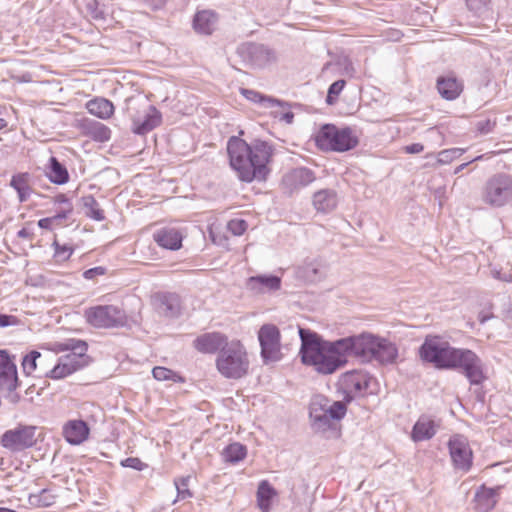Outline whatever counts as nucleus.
Here are the masks:
<instances>
[{
    "mask_svg": "<svg viewBox=\"0 0 512 512\" xmlns=\"http://www.w3.org/2000/svg\"><path fill=\"white\" fill-rule=\"evenodd\" d=\"M299 336L301 362L312 366L319 374H333L347 364L348 357L371 363L375 336L371 333L363 332L330 341L310 329L299 328Z\"/></svg>",
    "mask_w": 512,
    "mask_h": 512,
    "instance_id": "1",
    "label": "nucleus"
},
{
    "mask_svg": "<svg viewBox=\"0 0 512 512\" xmlns=\"http://www.w3.org/2000/svg\"><path fill=\"white\" fill-rule=\"evenodd\" d=\"M419 357L439 370H457L471 385H480L485 380L482 360L470 349L456 348L437 335H427L419 347Z\"/></svg>",
    "mask_w": 512,
    "mask_h": 512,
    "instance_id": "2",
    "label": "nucleus"
},
{
    "mask_svg": "<svg viewBox=\"0 0 512 512\" xmlns=\"http://www.w3.org/2000/svg\"><path fill=\"white\" fill-rule=\"evenodd\" d=\"M273 152V146L260 139H255L248 144L245 140L232 136L227 142L231 168L236 171L241 181L248 183L254 180H266L270 172L268 164Z\"/></svg>",
    "mask_w": 512,
    "mask_h": 512,
    "instance_id": "3",
    "label": "nucleus"
},
{
    "mask_svg": "<svg viewBox=\"0 0 512 512\" xmlns=\"http://www.w3.org/2000/svg\"><path fill=\"white\" fill-rule=\"evenodd\" d=\"M87 350L88 345L83 340L69 339L63 343H56V352L69 353L59 357L57 364L51 370L45 371L44 375L55 380L63 379L86 367L90 362Z\"/></svg>",
    "mask_w": 512,
    "mask_h": 512,
    "instance_id": "4",
    "label": "nucleus"
},
{
    "mask_svg": "<svg viewBox=\"0 0 512 512\" xmlns=\"http://www.w3.org/2000/svg\"><path fill=\"white\" fill-rule=\"evenodd\" d=\"M216 367L228 379H240L248 373L249 359L240 341L233 340L224 346L217 356Z\"/></svg>",
    "mask_w": 512,
    "mask_h": 512,
    "instance_id": "5",
    "label": "nucleus"
},
{
    "mask_svg": "<svg viewBox=\"0 0 512 512\" xmlns=\"http://www.w3.org/2000/svg\"><path fill=\"white\" fill-rule=\"evenodd\" d=\"M315 142L322 151L347 152L359 144V139L350 127L324 124L317 132Z\"/></svg>",
    "mask_w": 512,
    "mask_h": 512,
    "instance_id": "6",
    "label": "nucleus"
},
{
    "mask_svg": "<svg viewBox=\"0 0 512 512\" xmlns=\"http://www.w3.org/2000/svg\"><path fill=\"white\" fill-rule=\"evenodd\" d=\"M482 201L491 207H502L512 200V176L500 172L487 179L481 190Z\"/></svg>",
    "mask_w": 512,
    "mask_h": 512,
    "instance_id": "7",
    "label": "nucleus"
},
{
    "mask_svg": "<svg viewBox=\"0 0 512 512\" xmlns=\"http://www.w3.org/2000/svg\"><path fill=\"white\" fill-rule=\"evenodd\" d=\"M86 321L95 328H119L127 324L125 311L115 305H98L85 310Z\"/></svg>",
    "mask_w": 512,
    "mask_h": 512,
    "instance_id": "8",
    "label": "nucleus"
},
{
    "mask_svg": "<svg viewBox=\"0 0 512 512\" xmlns=\"http://www.w3.org/2000/svg\"><path fill=\"white\" fill-rule=\"evenodd\" d=\"M258 340L261 347V357L264 364L277 362L282 358L281 334L274 324H264L258 331Z\"/></svg>",
    "mask_w": 512,
    "mask_h": 512,
    "instance_id": "9",
    "label": "nucleus"
},
{
    "mask_svg": "<svg viewBox=\"0 0 512 512\" xmlns=\"http://www.w3.org/2000/svg\"><path fill=\"white\" fill-rule=\"evenodd\" d=\"M36 443V427L30 425H18L14 429L7 430L1 436V445L13 452L22 451L34 446Z\"/></svg>",
    "mask_w": 512,
    "mask_h": 512,
    "instance_id": "10",
    "label": "nucleus"
},
{
    "mask_svg": "<svg viewBox=\"0 0 512 512\" xmlns=\"http://www.w3.org/2000/svg\"><path fill=\"white\" fill-rule=\"evenodd\" d=\"M448 449L454 469L467 473L473 464V452L467 439L461 435L451 437Z\"/></svg>",
    "mask_w": 512,
    "mask_h": 512,
    "instance_id": "11",
    "label": "nucleus"
},
{
    "mask_svg": "<svg viewBox=\"0 0 512 512\" xmlns=\"http://www.w3.org/2000/svg\"><path fill=\"white\" fill-rule=\"evenodd\" d=\"M370 383V377L363 371L346 372L340 379V388L344 393L345 402L350 403L358 396H364Z\"/></svg>",
    "mask_w": 512,
    "mask_h": 512,
    "instance_id": "12",
    "label": "nucleus"
},
{
    "mask_svg": "<svg viewBox=\"0 0 512 512\" xmlns=\"http://www.w3.org/2000/svg\"><path fill=\"white\" fill-rule=\"evenodd\" d=\"M17 386L16 365L6 351L0 350V391L11 393L16 390Z\"/></svg>",
    "mask_w": 512,
    "mask_h": 512,
    "instance_id": "13",
    "label": "nucleus"
},
{
    "mask_svg": "<svg viewBox=\"0 0 512 512\" xmlns=\"http://www.w3.org/2000/svg\"><path fill=\"white\" fill-rule=\"evenodd\" d=\"M315 179L316 176L313 170L307 167H297L284 175L282 184L289 193H293L294 191H298L308 186L314 182Z\"/></svg>",
    "mask_w": 512,
    "mask_h": 512,
    "instance_id": "14",
    "label": "nucleus"
},
{
    "mask_svg": "<svg viewBox=\"0 0 512 512\" xmlns=\"http://www.w3.org/2000/svg\"><path fill=\"white\" fill-rule=\"evenodd\" d=\"M143 119L131 115L132 132L137 135H145L161 124L162 115L153 105H147Z\"/></svg>",
    "mask_w": 512,
    "mask_h": 512,
    "instance_id": "15",
    "label": "nucleus"
},
{
    "mask_svg": "<svg viewBox=\"0 0 512 512\" xmlns=\"http://www.w3.org/2000/svg\"><path fill=\"white\" fill-rule=\"evenodd\" d=\"M229 343L228 338L220 332L204 333L193 341L194 348L205 354L220 352Z\"/></svg>",
    "mask_w": 512,
    "mask_h": 512,
    "instance_id": "16",
    "label": "nucleus"
},
{
    "mask_svg": "<svg viewBox=\"0 0 512 512\" xmlns=\"http://www.w3.org/2000/svg\"><path fill=\"white\" fill-rule=\"evenodd\" d=\"M371 354V362L377 361L383 365L392 364L398 357V348L391 341L374 336Z\"/></svg>",
    "mask_w": 512,
    "mask_h": 512,
    "instance_id": "17",
    "label": "nucleus"
},
{
    "mask_svg": "<svg viewBox=\"0 0 512 512\" xmlns=\"http://www.w3.org/2000/svg\"><path fill=\"white\" fill-rule=\"evenodd\" d=\"M157 309L168 318L178 317L181 313V298L174 292H162L155 296Z\"/></svg>",
    "mask_w": 512,
    "mask_h": 512,
    "instance_id": "18",
    "label": "nucleus"
},
{
    "mask_svg": "<svg viewBox=\"0 0 512 512\" xmlns=\"http://www.w3.org/2000/svg\"><path fill=\"white\" fill-rule=\"evenodd\" d=\"M501 489L502 486L488 488L484 484L481 485L474 495L476 510L479 512H489L492 510L498 502V496Z\"/></svg>",
    "mask_w": 512,
    "mask_h": 512,
    "instance_id": "19",
    "label": "nucleus"
},
{
    "mask_svg": "<svg viewBox=\"0 0 512 512\" xmlns=\"http://www.w3.org/2000/svg\"><path fill=\"white\" fill-rule=\"evenodd\" d=\"M436 88L443 99L452 101L462 93L463 83L456 76L449 74L437 78Z\"/></svg>",
    "mask_w": 512,
    "mask_h": 512,
    "instance_id": "20",
    "label": "nucleus"
},
{
    "mask_svg": "<svg viewBox=\"0 0 512 512\" xmlns=\"http://www.w3.org/2000/svg\"><path fill=\"white\" fill-rule=\"evenodd\" d=\"M219 16L213 10H201L193 17V29L201 35H211L218 27Z\"/></svg>",
    "mask_w": 512,
    "mask_h": 512,
    "instance_id": "21",
    "label": "nucleus"
},
{
    "mask_svg": "<svg viewBox=\"0 0 512 512\" xmlns=\"http://www.w3.org/2000/svg\"><path fill=\"white\" fill-rule=\"evenodd\" d=\"M439 424L431 417L421 415L414 424L411 438L414 442H422L431 439L437 432Z\"/></svg>",
    "mask_w": 512,
    "mask_h": 512,
    "instance_id": "22",
    "label": "nucleus"
},
{
    "mask_svg": "<svg viewBox=\"0 0 512 512\" xmlns=\"http://www.w3.org/2000/svg\"><path fill=\"white\" fill-rule=\"evenodd\" d=\"M90 429L83 420H71L63 429L66 441L72 445L83 443L89 436Z\"/></svg>",
    "mask_w": 512,
    "mask_h": 512,
    "instance_id": "23",
    "label": "nucleus"
},
{
    "mask_svg": "<svg viewBox=\"0 0 512 512\" xmlns=\"http://www.w3.org/2000/svg\"><path fill=\"white\" fill-rule=\"evenodd\" d=\"M155 242L169 250H178L182 246V235L179 230L170 227H164L153 234Z\"/></svg>",
    "mask_w": 512,
    "mask_h": 512,
    "instance_id": "24",
    "label": "nucleus"
},
{
    "mask_svg": "<svg viewBox=\"0 0 512 512\" xmlns=\"http://www.w3.org/2000/svg\"><path fill=\"white\" fill-rule=\"evenodd\" d=\"M297 274L306 282L316 283L325 278L326 267L321 261L314 259L300 266Z\"/></svg>",
    "mask_w": 512,
    "mask_h": 512,
    "instance_id": "25",
    "label": "nucleus"
},
{
    "mask_svg": "<svg viewBox=\"0 0 512 512\" xmlns=\"http://www.w3.org/2000/svg\"><path fill=\"white\" fill-rule=\"evenodd\" d=\"M250 290L256 292L277 291L281 288V278L276 275L252 276L247 281Z\"/></svg>",
    "mask_w": 512,
    "mask_h": 512,
    "instance_id": "26",
    "label": "nucleus"
},
{
    "mask_svg": "<svg viewBox=\"0 0 512 512\" xmlns=\"http://www.w3.org/2000/svg\"><path fill=\"white\" fill-rule=\"evenodd\" d=\"M82 127L84 133L94 141L106 142L111 137V130L99 121L87 119Z\"/></svg>",
    "mask_w": 512,
    "mask_h": 512,
    "instance_id": "27",
    "label": "nucleus"
},
{
    "mask_svg": "<svg viewBox=\"0 0 512 512\" xmlns=\"http://www.w3.org/2000/svg\"><path fill=\"white\" fill-rule=\"evenodd\" d=\"M313 205L317 211L327 213L337 206V195L334 190L322 189L313 196Z\"/></svg>",
    "mask_w": 512,
    "mask_h": 512,
    "instance_id": "28",
    "label": "nucleus"
},
{
    "mask_svg": "<svg viewBox=\"0 0 512 512\" xmlns=\"http://www.w3.org/2000/svg\"><path fill=\"white\" fill-rule=\"evenodd\" d=\"M46 175L52 183L57 185L65 184L69 180L67 168L54 156H51L49 159Z\"/></svg>",
    "mask_w": 512,
    "mask_h": 512,
    "instance_id": "29",
    "label": "nucleus"
},
{
    "mask_svg": "<svg viewBox=\"0 0 512 512\" xmlns=\"http://www.w3.org/2000/svg\"><path fill=\"white\" fill-rule=\"evenodd\" d=\"M86 108L88 112L100 119H108L114 113L113 103L105 98L96 97L87 102Z\"/></svg>",
    "mask_w": 512,
    "mask_h": 512,
    "instance_id": "30",
    "label": "nucleus"
},
{
    "mask_svg": "<svg viewBox=\"0 0 512 512\" xmlns=\"http://www.w3.org/2000/svg\"><path fill=\"white\" fill-rule=\"evenodd\" d=\"M241 94L248 100L254 103L263 104L264 107L280 106L290 108L291 104L280 99H276L270 96H265L255 90L242 88Z\"/></svg>",
    "mask_w": 512,
    "mask_h": 512,
    "instance_id": "31",
    "label": "nucleus"
},
{
    "mask_svg": "<svg viewBox=\"0 0 512 512\" xmlns=\"http://www.w3.org/2000/svg\"><path fill=\"white\" fill-rule=\"evenodd\" d=\"M277 495L275 488L267 481L262 480L257 489V503L262 512H269L272 499Z\"/></svg>",
    "mask_w": 512,
    "mask_h": 512,
    "instance_id": "32",
    "label": "nucleus"
},
{
    "mask_svg": "<svg viewBox=\"0 0 512 512\" xmlns=\"http://www.w3.org/2000/svg\"><path fill=\"white\" fill-rule=\"evenodd\" d=\"M30 178L28 173H18L11 178L10 186L16 190L20 202H26L31 195Z\"/></svg>",
    "mask_w": 512,
    "mask_h": 512,
    "instance_id": "33",
    "label": "nucleus"
},
{
    "mask_svg": "<svg viewBox=\"0 0 512 512\" xmlns=\"http://www.w3.org/2000/svg\"><path fill=\"white\" fill-rule=\"evenodd\" d=\"M310 418L314 426L325 429L330 426L329 414L321 402L314 401L310 407Z\"/></svg>",
    "mask_w": 512,
    "mask_h": 512,
    "instance_id": "34",
    "label": "nucleus"
},
{
    "mask_svg": "<svg viewBox=\"0 0 512 512\" xmlns=\"http://www.w3.org/2000/svg\"><path fill=\"white\" fill-rule=\"evenodd\" d=\"M246 454V446L238 442L229 444L222 453L224 460L232 464L243 460L246 457Z\"/></svg>",
    "mask_w": 512,
    "mask_h": 512,
    "instance_id": "35",
    "label": "nucleus"
},
{
    "mask_svg": "<svg viewBox=\"0 0 512 512\" xmlns=\"http://www.w3.org/2000/svg\"><path fill=\"white\" fill-rule=\"evenodd\" d=\"M83 206L86 208V216L95 220L103 221L105 219L104 211L93 195H87L82 198Z\"/></svg>",
    "mask_w": 512,
    "mask_h": 512,
    "instance_id": "36",
    "label": "nucleus"
},
{
    "mask_svg": "<svg viewBox=\"0 0 512 512\" xmlns=\"http://www.w3.org/2000/svg\"><path fill=\"white\" fill-rule=\"evenodd\" d=\"M245 50L250 60L255 64H260L262 61L268 60L270 54L269 49L262 44H248Z\"/></svg>",
    "mask_w": 512,
    "mask_h": 512,
    "instance_id": "37",
    "label": "nucleus"
},
{
    "mask_svg": "<svg viewBox=\"0 0 512 512\" xmlns=\"http://www.w3.org/2000/svg\"><path fill=\"white\" fill-rule=\"evenodd\" d=\"M87 13L95 21H106L107 12L105 5L98 0H89L86 4Z\"/></svg>",
    "mask_w": 512,
    "mask_h": 512,
    "instance_id": "38",
    "label": "nucleus"
},
{
    "mask_svg": "<svg viewBox=\"0 0 512 512\" xmlns=\"http://www.w3.org/2000/svg\"><path fill=\"white\" fill-rule=\"evenodd\" d=\"M42 359V354L36 350L30 351L23 357L22 367L26 375H31L38 366V360Z\"/></svg>",
    "mask_w": 512,
    "mask_h": 512,
    "instance_id": "39",
    "label": "nucleus"
},
{
    "mask_svg": "<svg viewBox=\"0 0 512 512\" xmlns=\"http://www.w3.org/2000/svg\"><path fill=\"white\" fill-rule=\"evenodd\" d=\"M29 500L31 504L49 507L55 503V495L48 489H42L39 494L30 495Z\"/></svg>",
    "mask_w": 512,
    "mask_h": 512,
    "instance_id": "40",
    "label": "nucleus"
},
{
    "mask_svg": "<svg viewBox=\"0 0 512 512\" xmlns=\"http://www.w3.org/2000/svg\"><path fill=\"white\" fill-rule=\"evenodd\" d=\"M153 377L158 381L172 380L174 382H182L183 378L166 367L157 366L152 369Z\"/></svg>",
    "mask_w": 512,
    "mask_h": 512,
    "instance_id": "41",
    "label": "nucleus"
},
{
    "mask_svg": "<svg viewBox=\"0 0 512 512\" xmlns=\"http://www.w3.org/2000/svg\"><path fill=\"white\" fill-rule=\"evenodd\" d=\"M345 400L344 401H335L329 407L325 408L329 414V417L332 420H341L344 418L347 412Z\"/></svg>",
    "mask_w": 512,
    "mask_h": 512,
    "instance_id": "42",
    "label": "nucleus"
},
{
    "mask_svg": "<svg viewBox=\"0 0 512 512\" xmlns=\"http://www.w3.org/2000/svg\"><path fill=\"white\" fill-rule=\"evenodd\" d=\"M345 85L346 81L343 79L333 82L328 88L326 103L329 105H333L336 102V99L339 96V94L344 89Z\"/></svg>",
    "mask_w": 512,
    "mask_h": 512,
    "instance_id": "43",
    "label": "nucleus"
},
{
    "mask_svg": "<svg viewBox=\"0 0 512 512\" xmlns=\"http://www.w3.org/2000/svg\"><path fill=\"white\" fill-rule=\"evenodd\" d=\"M465 152L462 148L444 149L438 153V162L440 164H448L454 159L460 157Z\"/></svg>",
    "mask_w": 512,
    "mask_h": 512,
    "instance_id": "44",
    "label": "nucleus"
},
{
    "mask_svg": "<svg viewBox=\"0 0 512 512\" xmlns=\"http://www.w3.org/2000/svg\"><path fill=\"white\" fill-rule=\"evenodd\" d=\"M189 481H190V477L189 476L182 477V478L176 479L174 481V484H175V487H176V490H177V498L178 499L185 500L187 498H191L192 497V493H191V491L188 488Z\"/></svg>",
    "mask_w": 512,
    "mask_h": 512,
    "instance_id": "45",
    "label": "nucleus"
},
{
    "mask_svg": "<svg viewBox=\"0 0 512 512\" xmlns=\"http://www.w3.org/2000/svg\"><path fill=\"white\" fill-rule=\"evenodd\" d=\"M248 224L243 219H232L228 222V230L235 236H241L247 230Z\"/></svg>",
    "mask_w": 512,
    "mask_h": 512,
    "instance_id": "46",
    "label": "nucleus"
},
{
    "mask_svg": "<svg viewBox=\"0 0 512 512\" xmlns=\"http://www.w3.org/2000/svg\"><path fill=\"white\" fill-rule=\"evenodd\" d=\"M54 204L60 205L59 211L65 212L67 214H72L73 212V204L71 200L65 194H57L53 198Z\"/></svg>",
    "mask_w": 512,
    "mask_h": 512,
    "instance_id": "47",
    "label": "nucleus"
},
{
    "mask_svg": "<svg viewBox=\"0 0 512 512\" xmlns=\"http://www.w3.org/2000/svg\"><path fill=\"white\" fill-rule=\"evenodd\" d=\"M491 0H466L468 9L475 14L483 13L489 6Z\"/></svg>",
    "mask_w": 512,
    "mask_h": 512,
    "instance_id": "48",
    "label": "nucleus"
},
{
    "mask_svg": "<svg viewBox=\"0 0 512 512\" xmlns=\"http://www.w3.org/2000/svg\"><path fill=\"white\" fill-rule=\"evenodd\" d=\"M55 247V256L62 261L68 260L73 253V248L68 245H60L57 241L53 243Z\"/></svg>",
    "mask_w": 512,
    "mask_h": 512,
    "instance_id": "49",
    "label": "nucleus"
},
{
    "mask_svg": "<svg viewBox=\"0 0 512 512\" xmlns=\"http://www.w3.org/2000/svg\"><path fill=\"white\" fill-rule=\"evenodd\" d=\"M122 467L126 468H132L137 471H142L147 467V464L143 463L139 458L137 457H128L123 459L120 462Z\"/></svg>",
    "mask_w": 512,
    "mask_h": 512,
    "instance_id": "50",
    "label": "nucleus"
},
{
    "mask_svg": "<svg viewBox=\"0 0 512 512\" xmlns=\"http://www.w3.org/2000/svg\"><path fill=\"white\" fill-rule=\"evenodd\" d=\"M496 126V121L491 119L479 120L476 124L477 131L480 134H488L493 131Z\"/></svg>",
    "mask_w": 512,
    "mask_h": 512,
    "instance_id": "51",
    "label": "nucleus"
},
{
    "mask_svg": "<svg viewBox=\"0 0 512 512\" xmlns=\"http://www.w3.org/2000/svg\"><path fill=\"white\" fill-rule=\"evenodd\" d=\"M105 273H106V268L105 267L97 266V267H93V268H90V269L86 270L83 273V277L85 279H88V280H93L97 276L104 275Z\"/></svg>",
    "mask_w": 512,
    "mask_h": 512,
    "instance_id": "52",
    "label": "nucleus"
},
{
    "mask_svg": "<svg viewBox=\"0 0 512 512\" xmlns=\"http://www.w3.org/2000/svg\"><path fill=\"white\" fill-rule=\"evenodd\" d=\"M19 323L16 316L0 313V328L15 326Z\"/></svg>",
    "mask_w": 512,
    "mask_h": 512,
    "instance_id": "53",
    "label": "nucleus"
},
{
    "mask_svg": "<svg viewBox=\"0 0 512 512\" xmlns=\"http://www.w3.org/2000/svg\"><path fill=\"white\" fill-rule=\"evenodd\" d=\"M69 216L70 214L58 210L55 215L49 218L52 220V224L56 227L62 225V221L67 219Z\"/></svg>",
    "mask_w": 512,
    "mask_h": 512,
    "instance_id": "54",
    "label": "nucleus"
},
{
    "mask_svg": "<svg viewBox=\"0 0 512 512\" xmlns=\"http://www.w3.org/2000/svg\"><path fill=\"white\" fill-rule=\"evenodd\" d=\"M505 272H506V269H504V268L492 267L490 269L491 276L494 279L502 281V282H505V279H507L505 276Z\"/></svg>",
    "mask_w": 512,
    "mask_h": 512,
    "instance_id": "55",
    "label": "nucleus"
},
{
    "mask_svg": "<svg viewBox=\"0 0 512 512\" xmlns=\"http://www.w3.org/2000/svg\"><path fill=\"white\" fill-rule=\"evenodd\" d=\"M144 4L151 10H160L164 7L166 0H143Z\"/></svg>",
    "mask_w": 512,
    "mask_h": 512,
    "instance_id": "56",
    "label": "nucleus"
},
{
    "mask_svg": "<svg viewBox=\"0 0 512 512\" xmlns=\"http://www.w3.org/2000/svg\"><path fill=\"white\" fill-rule=\"evenodd\" d=\"M404 150L406 153H409V154H418L424 150V146L421 143H413V144L407 145L404 148Z\"/></svg>",
    "mask_w": 512,
    "mask_h": 512,
    "instance_id": "57",
    "label": "nucleus"
},
{
    "mask_svg": "<svg viewBox=\"0 0 512 512\" xmlns=\"http://www.w3.org/2000/svg\"><path fill=\"white\" fill-rule=\"evenodd\" d=\"M38 226L41 229L52 230L55 226L52 224V220L49 217L42 218L38 221Z\"/></svg>",
    "mask_w": 512,
    "mask_h": 512,
    "instance_id": "58",
    "label": "nucleus"
},
{
    "mask_svg": "<svg viewBox=\"0 0 512 512\" xmlns=\"http://www.w3.org/2000/svg\"><path fill=\"white\" fill-rule=\"evenodd\" d=\"M484 158V155H479L477 157H475L474 159H472L471 161L469 162H466V163H462L461 165L457 166L456 169L454 170V174H459L460 172H462L469 164H471L472 162H476V161H480Z\"/></svg>",
    "mask_w": 512,
    "mask_h": 512,
    "instance_id": "59",
    "label": "nucleus"
},
{
    "mask_svg": "<svg viewBox=\"0 0 512 512\" xmlns=\"http://www.w3.org/2000/svg\"><path fill=\"white\" fill-rule=\"evenodd\" d=\"M279 119L287 124H292L294 120V113L291 111H286L279 116Z\"/></svg>",
    "mask_w": 512,
    "mask_h": 512,
    "instance_id": "60",
    "label": "nucleus"
},
{
    "mask_svg": "<svg viewBox=\"0 0 512 512\" xmlns=\"http://www.w3.org/2000/svg\"><path fill=\"white\" fill-rule=\"evenodd\" d=\"M17 236L22 239H31L33 233L29 229L24 227L18 231Z\"/></svg>",
    "mask_w": 512,
    "mask_h": 512,
    "instance_id": "61",
    "label": "nucleus"
},
{
    "mask_svg": "<svg viewBox=\"0 0 512 512\" xmlns=\"http://www.w3.org/2000/svg\"><path fill=\"white\" fill-rule=\"evenodd\" d=\"M505 276L507 278L505 279V282L512 283V268H510L509 270L506 269Z\"/></svg>",
    "mask_w": 512,
    "mask_h": 512,
    "instance_id": "62",
    "label": "nucleus"
},
{
    "mask_svg": "<svg viewBox=\"0 0 512 512\" xmlns=\"http://www.w3.org/2000/svg\"><path fill=\"white\" fill-rule=\"evenodd\" d=\"M488 319H490V316L487 315H480L479 320L481 323H485Z\"/></svg>",
    "mask_w": 512,
    "mask_h": 512,
    "instance_id": "63",
    "label": "nucleus"
},
{
    "mask_svg": "<svg viewBox=\"0 0 512 512\" xmlns=\"http://www.w3.org/2000/svg\"><path fill=\"white\" fill-rule=\"evenodd\" d=\"M0 512H17V511L9 509V508H0Z\"/></svg>",
    "mask_w": 512,
    "mask_h": 512,
    "instance_id": "64",
    "label": "nucleus"
}]
</instances>
